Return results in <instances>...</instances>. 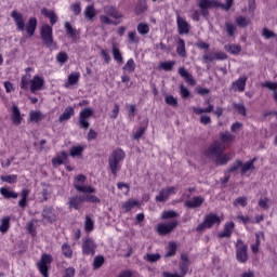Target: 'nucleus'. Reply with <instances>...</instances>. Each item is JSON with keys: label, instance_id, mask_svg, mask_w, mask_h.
<instances>
[{"label": "nucleus", "instance_id": "nucleus-34", "mask_svg": "<svg viewBox=\"0 0 277 277\" xmlns=\"http://www.w3.org/2000/svg\"><path fill=\"white\" fill-rule=\"evenodd\" d=\"M179 249V246L175 241L169 242L167 247V253L164 254L166 259H170L172 256L176 255V250Z\"/></svg>", "mask_w": 277, "mask_h": 277}, {"label": "nucleus", "instance_id": "nucleus-11", "mask_svg": "<svg viewBox=\"0 0 277 277\" xmlns=\"http://www.w3.org/2000/svg\"><path fill=\"white\" fill-rule=\"evenodd\" d=\"M223 153H224V146L222 145V143L217 141L213 142L206 150V155L208 157H214V159L220 157V155H223Z\"/></svg>", "mask_w": 277, "mask_h": 277}, {"label": "nucleus", "instance_id": "nucleus-45", "mask_svg": "<svg viewBox=\"0 0 277 277\" xmlns=\"http://www.w3.org/2000/svg\"><path fill=\"white\" fill-rule=\"evenodd\" d=\"M105 265V256L96 255L93 260V269H101Z\"/></svg>", "mask_w": 277, "mask_h": 277}, {"label": "nucleus", "instance_id": "nucleus-37", "mask_svg": "<svg viewBox=\"0 0 277 277\" xmlns=\"http://www.w3.org/2000/svg\"><path fill=\"white\" fill-rule=\"evenodd\" d=\"M10 216H3L0 220V233L2 235H5V233H8V230H10Z\"/></svg>", "mask_w": 277, "mask_h": 277}, {"label": "nucleus", "instance_id": "nucleus-7", "mask_svg": "<svg viewBox=\"0 0 277 277\" xmlns=\"http://www.w3.org/2000/svg\"><path fill=\"white\" fill-rule=\"evenodd\" d=\"M236 259L238 263H248V245L241 239L236 242Z\"/></svg>", "mask_w": 277, "mask_h": 277}, {"label": "nucleus", "instance_id": "nucleus-57", "mask_svg": "<svg viewBox=\"0 0 277 277\" xmlns=\"http://www.w3.org/2000/svg\"><path fill=\"white\" fill-rule=\"evenodd\" d=\"M269 205H272V199L267 197L261 198L259 200V207L264 211H267V209H269Z\"/></svg>", "mask_w": 277, "mask_h": 277}, {"label": "nucleus", "instance_id": "nucleus-40", "mask_svg": "<svg viewBox=\"0 0 277 277\" xmlns=\"http://www.w3.org/2000/svg\"><path fill=\"white\" fill-rule=\"evenodd\" d=\"M62 254L65 259H72V247L68 242H64L61 247Z\"/></svg>", "mask_w": 277, "mask_h": 277}, {"label": "nucleus", "instance_id": "nucleus-48", "mask_svg": "<svg viewBox=\"0 0 277 277\" xmlns=\"http://www.w3.org/2000/svg\"><path fill=\"white\" fill-rule=\"evenodd\" d=\"M83 146H72L69 150L70 157H81L83 155Z\"/></svg>", "mask_w": 277, "mask_h": 277}, {"label": "nucleus", "instance_id": "nucleus-6", "mask_svg": "<svg viewBox=\"0 0 277 277\" xmlns=\"http://www.w3.org/2000/svg\"><path fill=\"white\" fill-rule=\"evenodd\" d=\"M53 263V255L43 253L41 255L40 261L37 263V269H39V273L43 277H49V268L51 267V264Z\"/></svg>", "mask_w": 277, "mask_h": 277}, {"label": "nucleus", "instance_id": "nucleus-29", "mask_svg": "<svg viewBox=\"0 0 277 277\" xmlns=\"http://www.w3.org/2000/svg\"><path fill=\"white\" fill-rule=\"evenodd\" d=\"M41 14L42 16H44L45 18H49L50 21V25H55V23H57V15L55 14V12H53L52 10H49L47 8L41 9Z\"/></svg>", "mask_w": 277, "mask_h": 277}, {"label": "nucleus", "instance_id": "nucleus-62", "mask_svg": "<svg viewBox=\"0 0 277 277\" xmlns=\"http://www.w3.org/2000/svg\"><path fill=\"white\" fill-rule=\"evenodd\" d=\"M236 25L238 27H246L247 25H250V19H248L247 17L245 16H238L235 21Z\"/></svg>", "mask_w": 277, "mask_h": 277}, {"label": "nucleus", "instance_id": "nucleus-49", "mask_svg": "<svg viewBox=\"0 0 277 277\" xmlns=\"http://www.w3.org/2000/svg\"><path fill=\"white\" fill-rule=\"evenodd\" d=\"M243 161L241 160H236L234 161L227 169L228 174H233V172H237L239 168H242Z\"/></svg>", "mask_w": 277, "mask_h": 277}, {"label": "nucleus", "instance_id": "nucleus-1", "mask_svg": "<svg viewBox=\"0 0 277 277\" xmlns=\"http://www.w3.org/2000/svg\"><path fill=\"white\" fill-rule=\"evenodd\" d=\"M11 18H13L16 29L18 31H25L29 38L36 34V29L38 27V18L30 17L25 26V18H23V14L16 10L11 12Z\"/></svg>", "mask_w": 277, "mask_h": 277}, {"label": "nucleus", "instance_id": "nucleus-56", "mask_svg": "<svg viewBox=\"0 0 277 277\" xmlns=\"http://www.w3.org/2000/svg\"><path fill=\"white\" fill-rule=\"evenodd\" d=\"M170 196L168 195L166 188L161 189L159 194L156 196V202H166Z\"/></svg>", "mask_w": 277, "mask_h": 277}, {"label": "nucleus", "instance_id": "nucleus-41", "mask_svg": "<svg viewBox=\"0 0 277 277\" xmlns=\"http://www.w3.org/2000/svg\"><path fill=\"white\" fill-rule=\"evenodd\" d=\"M0 181H2V183H9L10 185H14L15 183L18 182V175L16 174L2 175L0 176Z\"/></svg>", "mask_w": 277, "mask_h": 277}, {"label": "nucleus", "instance_id": "nucleus-10", "mask_svg": "<svg viewBox=\"0 0 277 277\" xmlns=\"http://www.w3.org/2000/svg\"><path fill=\"white\" fill-rule=\"evenodd\" d=\"M82 254L84 256H94L96 254V242H94V239L87 238L82 242Z\"/></svg>", "mask_w": 277, "mask_h": 277}, {"label": "nucleus", "instance_id": "nucleus-21", "mask_svg": "<svg viewBox=\"0 0 277 277\" xmlns=\"http://www.w3.org/2000/svg\"><path fill=\"white\" fill-rule=\"evenodd\" d=\"M29 194L31 190L29 188H23L19 193L18 207L19 209H27V202H29Z\"/></svg>", "mask_w": 277, "mask_h": 277}, {"label": "nucleus", "instance_id": "nucleus-44", "mask_svg": "<svg viewBox=\"0 0 277 277\" xmlns=\"http://www.w3.org/2000/svg\"><path fill=\"white\" fill-rule=\"evenodd\" d=\"M65 31L66 34L69 36V38H77V29L72 27V25H70L69 22H65Z\"/></svg>", "mask_w": 277, "mask_h": 277}, {"label": "nucleus", "instance_id": "nucleus-52", "mask_svg": "<svg viewBox=\"0 0 277 277\" xmlns=\"http://www.w3.org/2000/svg\"><path fill=\"white\" fill-rule=\"evenodd\" d=\"M174 217H179V213L173 210L163 211L161 214V220H174Z\"/></svg>", "mask_w": 277, "mask_h": 277}, {"label": "nucleus", "instance_id": "nucleus-18", "mask_svg": "<svg viewBox=\"0 0 277 277\" xmlns=\"http://www.w3.org/2000/svg\"><path fill=\"white\" fill-rule=\"evenodd\" d=\"M11 120L12 123L16 127H18L23 122V115H21V109L16 105H13L11 107Z\"/></svg>", "mask_w": 277, "mask_h": 277}, {"label": "nucleus", "instance_id": "nucleus-4", "mask_svg": "<svg viewBox=\"0 0 277 277\" xmlns=\"http://www.w3.org/2000/svg\"><path fill=\"white\" fill-rule=\"evenodd\" d=\"M222 219L215 213H208L205 215L203 221L196 227V233H202L213 226H220Z\"/></svg>", "mask_w": 277, "mask_h": 277}, {"label": "nucleus", "instance_id": "nucleus-64", "mask_svg": "<svg viewBox=\"0 0 277 277\" xmlns=\"http://www.w3.org/2000/svg\"><path fill=\"white\" fill-rule=\"evenodd\" d=\"M262 88H267L272 92H277V82L265 81L262 83Z\"/></svg>", "mask_w": 277, "mask_h": 277}, {"label": "nucleus", "instance_id": "nucleus-46", "mask_svg": "<svg viewBox=\"0 0 277 277\" xmlns=\"http://www.w3.org/2000/svg\"><path fill=\"white\" fill-rule=\"evenodd\" d=\"M193 111L196 116H200V114H211V111H213V105L209 104L206 108L194 107Z\"/></svg>", "mask_w": 277, "mask_h": 277}, {"label": "nucleus", "instance_id": "nucleus-3", "mask_svg": "<svg viewBox=\"0 0 277 277\" xmlns=\"http://www.w3.org/2000/svg\"><path fill=\"white\" fill-rule=\"evenodd\" d=\"M127 157V153L122 150V148H116L113 150L111 155L108 158V168L114 174V176H118V171L120 170V162L124 161Z\"/></svg>", "mask_w": 277, "mask_h": 277}, {"label": "nucleus", "instance_id": "nucleus-43", "mask_svg": "<svg viewBox=\"0 0 277 277\" xmlns=\"http://www.w3.org/2000/svg\"><path fill=\"white\" fill-rule=\"evenodd\" d=\"M136 30L141 36H146L150 32V26H148L146 23H140L136 26Z\"/></svg>", "mask_w": 277, "mask_h": 277}, {"label": "nucleus", "instance_id": "nucleus-28", "mask_svg": "<svg viewBox=\"0 0 277 277\" xmlns=\"http://www.w3.org/2000/svg\"><path fill=\"white\" fill-rule=\"evenodd\" d=\"M75 116V107L68 106L65 108L63 114L58 117V122H66L67 120H70Z\"/></svg>", "mask_w": 277, "mask_h": 277}, {"label": "nucleus", "instance_id": "nucleus-26", "mask_svg": "<svg viewBox=\"0 0 277 277\" xmlns=\"http://www.w3.org/2000/svg\"><path fill=\"white\" fill-rule=\"evenodd\" d=\"M104 12L107 14V16H111V18H122V13H120V11H118V9L114 5L105 6Z\"/></svg>", "mask_w": 277, "mask_h": 277}, {"label": "nucleus", "instance_id": "nucleus-54", "mask_svg": "<svg viewBox=\"0 0 277 277\" xmlns=\"http://www.w3.org/2000/svg\"><path fill=\"white\" fill-rule=\"evenodd\" d=\"M84 198V202H91L93 205H101V198L96 197V195H82Z\"/></svg>", "mask_w": 277, "mask_h": 277}, {"label": "nucleus", "instance_id": "nucleus-25", "mask_svg": "<svg viewBox=\"0 0 277 277\" xmlns=\"http://www.w3.org/2000/svg\"><path fill=\"white\" fill-rule=\"evenodd\" d=\"M205 202V198L197 196L194 197L192 200H188L185 202V207L188 209H198V207H202V203Z\"/></svg>", "mask_w": 277, "mask_h": 277}, {"label": "nucleus", "instance_id": "nucleus-15", "mask_svg": "<svg viewBox=\"0 0 277 277\" xmlns=\"http://www.w3.org/2000/svg\"><path fill=\"white\" fill-rule=\"evenodd\" d=\"M84 198L83 195L82 196H72L68 199V208L69 209H75V211H79V209H81L82 205H83Z\"/></svg>", "mask_w": 277, "mask_h": 277}, {"label": "nucleus", "instance_id": "nucleus-9", "mask_svg": "<svg viewBox=\"0 0 277 277\" xmlns=\"http://www.w3.org/2000/svg\"><path fill=\"white\" fill-rule=\"evenodd\" d=\"M179 226V221L176 220H172L168 223H159L156 226V233H158L161 237L166 236V235H170V233H172V230H174V228H176Z\"/></svg>", "mask_w": 277, "mask_h": 277}, {"label": "nucleus", "instance_id": "nucleus-27", "mask_svg": "<svg viewBox=\"0 0 277 277\" xmlns=\"http://www.w3.org/2000/svg\"><path fill=\"white\" fill-rule=\"evenodd\" d=\"M233 155L232 154H220L217 157L214 158V162L216 166H226L228 161H232Z\"/></svg>", "mask_w": 277, "mask_h": 277}, {"label": "nucleus", "instance_id": "nucleus-61", "mask_svg": "<svg viewBox=\"0 0 277 277\" xmlns=\"http://www.w3.org/2000/svg\"><path fill=\"white\" fill-rule=\"evenodd\" d=\"M128 40H129L130 44H137V42H140V38H137V32H135V30L129 31Z\"/></svg>", "mask_w": 277, "mask_h": 277}, {"label": "nucleus", "instance_id": "nucleus-22", "mask_svg": "<svg viewBox=\"0 0 277 277\" xmlns=\"http://www.w3.org/2000/svg\"><path fill=\"white\" fill-rule=\"evenodd\" d=\"M42 217L43 220H47L49 224H53V222H57V214H55L52 207L43 209Z\"/></svg>", "mask_w": 277, "mask_h": 277}, {"label": "nucleus", "instance_id": "nucleus-12", "mask_svg": "<svg viewBox=\"0 0 277 277\" xmlns=\"http://www.w3.org/2000/svg\"><path fill=\"white\" fill-rule=\"evenodd\" d=\"M29 83L30 92H40L44 88V78L36 75L32 79H29Z\"/></svg>", "mask_w": 277, "mask_h": 277}, {"label": "nucleus", "instance_id": "nucleus-23", "mask_svg": "<svg viewBox=\"0 0 277 277\" xmlns=\"http://www.w3.org/2000/svg\"><path fill=\"white\" fill-rule=\"evenodd\" d=\"M179 75L180 77L184 78V81L188 83V85H196V80L194 79V76L185 69V67L179 68Z\"/></svg>", "mask_w": 277, "mask_h": 277}, {"label": "nucleus", "instance_id": "nucleus-58", "mask_svg": "<svg viewBox=\"0 0 277 277\" xmlns=\"http://www.w3.org/2000/svg\"><path fill=\"white\" fill-rule=\"evenodd\" d=\"M159 259H161V254L159 253H147L145 255V261H147L148 263H157Z\"/></svg>", "mask_w": 277, "mask_h": 277}, {"label": "nucleus", "instance_id": "nucleus-36", "mask_svg": "<svg viewBox=\"0 0 277 277\" xmlns=\"http://www.w3.org/2000/svg\"><path fill=\"white\" fill-rule=\"evenodd\" d=\"M134 207H140V202L135 199H129L122 203L121 209H123L126 213H129V211H131Z\"/></svg>", "mask_w": 277, "mask_h": 277}, {"label": "nucleus", "instance_id": "nucleus-14", "mask_svg": "<svg viewBox=\"0 0 277 277\" xmlns=\"http://www.w3.org/2000/svg\"><path fill=\"white\" fill-rule=\"evenodd\" d=\"M233 230H235V223L233 221L226 222L223 230L217 234L219 239L230 238Z\"/></svg>", "mask_w": 277, "mask_h": 277}, {"label": "nucleus", "instance_id": "nucleus-30", "mask_svg": "<svg viewBox=\"0 0 277 277\" xmlns=\"http://www.w3.org/2000/svg\"><path fill=\"white\" fill-rule=\"evenodd\" d=\"M75 189H77V192H81L82 194H84V196L90 194H96V188L90 185L75 184Z\"/></svg>", "mask_w": 277, "mask_h": 277}, {"label": "nucleus", "instance_id": "nucleus-19", "mask_svg": "<svg viewBox=\"0 0 277 277\" xmlns=\"http://www.w3.org/2000/svg\"><path fill=\"white\" fill-rule=\"evenodd\" d=\"M189 258L187 254L183 253L181 254V261L179 264L180 267V274H182L184 277L187 276V272H189Z\"/></svg>", "mask_w": 277, "mask_h": 277}, {"label": "nucleus", "instance_id": "nucleus-13", "mask_svg": "<svg viewBox=\"0 0 277 277\" xmlns=\"http://www.w3.org/2000/svg\"><path fill=\"white\" fill-rule=\"evenodd\" d=\"M228 56L226 55V53L224 52H211L208 54H203L202 56V61L206 64H211V62L215 61V60H226Z\"/></svg>", "mask_w": 277, "mask_h": 277}, {"label": "nucleus", "instance_id": "nucleus-16", "mask_svg": "<svg viewBox=\"0 0 277 277\" xmlns=\"http://www.w3.org/2000/svg\"><path fill=\"white\" fill-rule=\"evenodd\" d=\"M25 75L22 76V79L19 81V88L21 90H29V79H31V74L29 72H34V68L32 67H27L25 68Z\"/></svg>", "mask_w": 277, "mask_h": 277}, {"label": "nucleus", "instance_id": "nucleus-50", "mask_svg": "<svg viewBox=\"0 0 277 277\" xmlns=\"http://www.w3.org/2000/svg\"><path fill=\"white\" fill-rule=\"evenodd\" d=\"M84 230L85 233H92L94 230V221H92V217H90V215L85 216Z\"/></svg>", "mask_w": 277, "mask_h": 277}, {"label": "nucleus", "instance_id": "nucleus-35", "mask_svg": "<svg viewBox=\"0 0 277 277\" xmlns=\"http://www.w3.org/2000/svg\"><path fill=\"white\" fill-rule=\"evenodd\" d=\"M41 120H44V115L40 113L39 110H31L28 116V121L30 122H40Z\"/></svg>", "mask_w": 277, "mask_h": 277}, {"label": "nucleus", "instance_id": "nucleus-24", "mask_svg": "<svg viewBox=\"0 0 277 277\" xmlns=\"http://www.w3.org/2000/svg\"><path fill=\"white\" fill-rule=\"evenodd\" d=\"M66 161H68V154L63 150L61 151V155H57L52 159V166H54V168H57V166H64Z\"/></svg>", "mask_w": 277, "mask_h": 277}, {"label": "nucleus", "instance_id": "nucleus-20", "mask_svg": "<svg viewBox=\"0 0 277 277\" xmlns=\"http://www.w3.org/2000/svg\"><path fill=\"white\" fill-rule=\"evenodd\" d=\"M247 81H248V77L246 76L239 77L236 81L232 83V90H234V92H245Z\"/></svg>", "mask_w": 277, "mask_h": 277}, {"label": "nucleus", "instance_id": "nucleus-53", "mask_svg": "<svg viewBox=\"0 0 277 277\" xmlns=\"http://www.w3.org/2000/svg\"><path fill=\"white\" fill-rule=\"evenodd\" d=\"M226 51H229L232 55H239L241 53V45L239 44H229L225 47Z\"/></svg>", "mask_w": 277, "mask_h": 277}, {"label": "nucleus", "instance_id": "nucleus-60", "mask_svg": "<svg viewBox=\"0 0 277 277\" xmlns=\"http://www.w3.org/2000/svg\"><path fill=\"white\" fill-rule=\"evenodd\" d=\"M56 62L58 64H66L68 62V54L64 51H61L56 54Z\"/></svg>", "mask_w": 277, "mask_h": 277}, {"label": "nucleus", "instance_id": "nucleus-42", "mask_svg": "<svg viewBox=\"0 0 277 277\" xmlns=\"http://www.w3.org/2000/svg\"><path fill=\"white\" fill-rule=\"evenodd\" d=\"M79 79H81L80 72H71L67 78L68 85H77L79 83Z\"/></svg>", "mask_w": 277, "mask_h": 277}, {"label": "nucleus", "instance_id": "nucleus-39", "mask_svg": "<svg viewBox=\"0 0 277 277\" xmlns=\"http://www.w3.org/2000/svg\"><path fill=\"white\" fill-rule=\"evenodd\" d=\"M176 53L177 55H180V57H187V51L185 50V40L181 38L177 40Z\"/></svg>", "mask_w": 277, "mask_h": 277}, {"label": "nucleus", "instance_id": "nucleus-63", "mask_svg": "<svg viewBox=\"0 0 277 277\" xmlns=\"http://www.w3.org/2000/svg\"><path fill=\"white\" fill-rule=\"evenodd\" d=\"M146 10H148V8L146 6L145 3H138L134 9V14H136V16H142V14L146 12Z\"/></svg>", "mask_w": 277, "mask_h": 277}, {"label": "nucleus", "instance_id": "nucleus-38", "mask_svg": "<svg viewBox=\"0 0 277 277\" xmlns=\"http://www.w3.org/2000/svg\"><path fill=\"white\" fill-rule=\"evenodd\" d=\"M220 140L222 144H233L235 142V135L230 134V132H222L220 133Z\"/></svg>", "mask_w": 277, "mask_h": 277}, {"label": "nucleus", "instance_id": "nucleus-2", "mask_svg": "<svg viewBox=\"0 0 277 277\" xmlns=\"http://www.w3.org/2000/svg\"><path fill=\"white\" fill-rule=\"evenodd\" d=\"M226 3H222L217 0H199L198 8L201 10V15L207 18L209 16V10L211 8H221V10H225V12H228L230 8H233V3L235 0H225Z\"/></svg>", "mask_w": 277, "mask_h": 277}, {"label": "nucleus", "instance_id": "nucleus-51", "mask_svg": "<svg viewBox=\"0 0 277 277\" xmlns=\"http://www.w3.org/2000/svg\"><path fill=\"white\" fill-rule=\"evenodd\" d=\"M135 61L133 58H129L123 66V70H126V72H135Z\"/></svg>", "mask_w": 277, "mask_h": 277}, {"label": "nucleus", "instance_id": "nucleus-33", "mask_svg": "<svg viewBox=\"0 0 277 277\" xmlns=\"http://www.w3.org/2000/svg\"><path fill=\"white\" fill-rule=\"evenodd\" d=\"M224 31L228 38H235V32L237 31V26L232 22H226L224 24Z\"/></svg>", "mask_w": 277, "mask_h": 277}, {"label": "nucleus", "instance_id": "nucleus-8", "mask_svg": "<svg viewBox=\"0 0 277 277\" xmlns=\"http://www.w3.org/2000/svg\"><path fill=\"white\" fill-rule=\"evenodd\" d=\"M94 116V110L92 108H84L80 110L78 122L80 129L88 131L90 129V118Z\"/></svg>", "mask_w": 277, "mask_h": 277}, {"label": "nucleus", "instance_id": "nucleus-17", "mask_svg": "<svg viewBox=\"0 0 277 277\" xmlns=\"http://www.w3.org/2000/svg\"><path fill=\"white\" fill-rule=\"evenodd\" d=\"M176 23H177V31L180 36L189 34V23H187L185 18L181 17V15H177Z\"/></svg>", "mask_w": 277, "mask_h": 277}, {"label": "nucleus", "instance_id": "nucleus-55", "mask_svg": "<svg viewBox=\"0 0 277 277\" xmlns=\"http://www.w3.org/2000/svg\"><path fill=\"white\" fill-rule=\"evenodd\" d=\"M84 16L85 18H89V21H92L94 16H96V11L94 10V5H88L84 10Z\"/></svg>", "mask_w": 277, "mask_h": 277}, {"label": "nucleus", "instance_id": "nucleus-59", "mask_svg": "<svg viewBox=\"0 0 277 277\" xmlns=\"http://www.w3.org/2000/svg\"><path fill=\"white\" fill-rule=\"evenodd\" d=\"M174 64H176L174 61L161 62L160 68L162 70H166L167 72H170V70H172V68H174Z\"/></svg>", "mask_w": 277, "mask_h": 277}, {"label": "nucleus", "instance_id": "nucleus-31", "mask_svg": "<svg viewBox=\"0 0 277 277\" xmlns=\"http://www.w3.org/2000/svg\"><path fill=\"white\" fill-rule=\"evenodd\" d=\"M0 194L3 198H5V200H16V198H18V193L14 192V190H10L5 187H1L0 188Z\"/></svg>", "mask_w": 277, "mask_h": 277}, {"label": "nucleus", "instance_id": "nucleus-32", "mask_svg": "<svg viewBox=\"0 0 277 277\" xmlns=\"http://www.w3.org/2000/svg\"><path fill=\"white\" fill-rule=\"evenodd\" d=\"M256 162V158H253L245 163H242V167H240V174L241 176H245V174H247L248 172H250V170H254V163Z\"/></svg>", "mask_w": 277, "mask_h": 277}, {"label": "nucleus", "instance_id": "nucleus-5", "mask_svg": "<svg viewBox=\"0 0 277 277\" xmlns=\"http://www.w3.org/2000/svg\"><path fill=\"white\" fill-rule=\"evenodd\" d=\"M40 37L43 44L48 49H53L55 47V41L53 40V27L49 24H43L40 29Z\"/></svg>", "mask_w": 277, "mask_h": 277}, {"label": "nucleus", "instance_id": "nucleus-47", "mask_svg": "<svg viewBox=\"0 0 277 277\" xmlns=\"http://www.w3.org/2000/svg\"><path fill=\"white\" fill-rule=\"evenodd\" d=\"M113 57L117 64H122V53L120 52V49H118L116 45H113Z\"/></svg>", "mask_w": 277, "mask_h": 277}]
</instances>
